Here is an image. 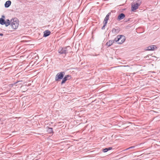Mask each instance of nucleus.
<instances>
[{
    "label": "nucleus",
    "instance_id": "nucleus-20",
    "mask_svg": "<svg viewBox=\"0 0 160 160\" xmlns=\"http://www.w3.org/2000/svg\"><path fill=\"white\" fill-rule=\"evenodd\" d=\"M2 18L4 19V18H5V16L4 15H2V18Z\"/></svg>",
    "mask_w": 160,
    "mask_h": 160
},
{
    "label": "nucleus",
    "instance_id": "nucleus-16",
    "mask_svg": "<svg viewBox=\"0 0 160 160\" xmlns=\"http://www.w3.org/2000/svg\"><path fill=\"white\" fill-rule=\"evenodd\" d=\"M112 149V147L105 148L102 150V152H106L108 151L111 150Z\"/></svg>",
    "mask_w": 160,
    "mask_h": 160
},
{
    "label": "nucleus",
    "instance_id": "nucleus-5",
    "mask_svg": "<svg viewBox=\"0 0 160 160\" xmlns=\"http://www.w3.org/2000/svg\"><path fill=\"white\" fill-rule=\"evenodd\" d=\"M141 4V1L140 0H138L136 3L134 5L132 4L131 10L134 11L137 9Z\"/></svg>",
    "mask_w": 160,
    "mask_h": 160
},
{
    "label": "nucleus",
    "instance_id": "nucleus-15",
    "mask_svg": "<svg viewBox=\"0 0 160 160\" xmlns=\"http://www.w3.org/2000/svg\"><path fill=\"white\" fill-rule=\"evenodd\" d=\"M5 26L6 27H8L9 25L11 24V20L10 21L9 19H7L5 21Z\"/></svg>",
    "mask_w": 160,
    "mask_h": 160
},
{
    "label": "nucleus",
    "instance_id": "nucleus-4",
    "mask_svg": "<svg viewBox=\"0 0 160 160\" xmlns=\"http://www.w3.org/2000/svg\"><path fill=\"white\" fill-rule=\"evenodd\" d=\"M65 74L64 72H61L57 73L55 77V80L56 81H59L62 79L63 78Z\"/></svg>",
    "mask_w": 160,
    "mask_h": 160
},
{
    "label": "nucleus",
    "instance_id": "nucleus-12",
    "mask_svg": "<svg viewBox=\"0 0 160 160\" xmlns=\"http://www.w3.org/2000/svg\"><path fill=\"white\" fill-rule=\"evenodd\" d=\"M120 31V28H118L117 29L113 28L112 30V32L114 34L118 33Z\"/></svg>",
    "mask_w": 160,
    "mask_h": 160
},
{
    "label": "nucleus",
    "instance_id": "nucleus-19",
    "mask_svg": "<svg viewBox=\"0 0 160 160\" xmlns=\"http://www.w3.org/2000/svg\"><path fill=\"white\" fill-rule=\"evenodd\" d=\"M135 146H131V147H130L129 148V149H133V148H135Z\"/></svg>",
    "mask_w": 160,
    "mask_h": 160
},
{
    "label": "nucleus",
    "instance_id": "nucleus-6",
    "mask_svg": "<svg viewBox=\"0 0 160 160\" xmlns=\"http://www.w3.org/2000/svg\"><path fill=\"white\" fill-rule=\"evenodd\" d=\"M71 76L69 74L67 75L63 78L61 84L62 85L63 84L65 83L68 80H70L71 79Z\"/></svg>",
    "mask_w": 160,
    "mask_h": 160
},
{
    "label": "nucleus",
    "instance_id": "nucleus-10",
    "mask_svg": "<svg viewBox=\"0 0 160 160\" xmlns=\"http://www.w3.org/2000/svg\"><path fill=\"white\" fill-rule=\"evenodd\" d=\"M111 13L109 12L107 14L104 19L103 21V23H107L109 19V17L111 15Z\"/></svg>",
    "mask_w": 160,
    "mask_h": 160
},
{
    "label": "nucleus",
    "instance_id": "nucleus-2",
    "mask_svg": "<svg viewBox=\"0 0 160 160\" xmlns=\"http://www.w3.org/2000/svg\"><path fill=\"white\" fill-rule=\"evenodd\" d=\"M125 40V37L123 35H118L114 39V41H116V42L119 44L123 43Z\"/></svg>",
    "mask_w": 160,
    "mask_h": 160
},
{
    "label": "nucleus",
    "instance_id": "nucleus-25",
    "mask_svg": "<svg viewBox=\"0 0 160 160\" xmlns=\"http://www.w3.org/2000/svg\"><path fill=\"white\" fill-rule=\"evenodd\" d=\"M19 82V81H18V82H16L14 83V84H16V83H17L18 82Z\"/></svg>",
    "mask_w": 160,
    "mask_h": 160
},
{
    "label": "nucleus",
    "instance_id": "nucleus-18",
    "mask_svg": "<svg viewBox=\"0 0 160 160\" xmlns=\"http://www.w3.org/2000/svg\"><path fill=\"white\" fill-rule=\"evenodd\" d=\"M107 24H106V23H104V25L102 27V30H104L105 29V27L106 26V25H107Z\"/></svg>",
    "mask_w": 160,
    "mask_h": 160
},
{
    "label": "nucleus",
    "instance_id": "nucleus-7",
    "mask_svg": "<svg viewBox=\"0 0 160 160\" xmlns=\"http://www.w3.org/2000/svg\"><path fill=\"white\" fill-rule=\"evenodd\" d=\"M125 17V15L124 13H121L118 16L117 20L118 21L121 20L123 19Z\"/></svg>",
    "mask_w": 160,
    "mask_h": 160
},
{
    "label": "nucleus",
    "instance_id": "nucleus-24",
    "mask_svg": "<svg viewBox=\"0 0 160 160\" xmlns=\"http://www.w3.org/2000/svg\"><path fill=\"white\" fill-rule=\"evenodd\" d=\"M10 85V87H12L13 86V84H11V85Z\"/></svg>",
    "mask_w": 160,
    "mask_h": 160
},
{
    "label": "nucleus",
    "instance_id": "nucleus-22",
    "mask_svg": "<svg viewBox=\"0 0 160 160\" xmlns=\"http://www.w3.org/2000/svg\"><path fill=\"white\" fill-rule=\"evenodd\" d=\"M128 149H129V148H127V149H126L124 150V151L128 150Z\"/></svg>",
    "mask_w": 160,
    "mask_h": 160
},
{
    "label": "nucleus",
    "instance_id": "nucleus-17",
    "mask_svg": "<svg viewBox=\"0 0 160 160\" xmlns=\"http://www.w3.org/2000/svg\"><path fill=\"white\" fill-rule=\"evenodd\" d=\"M5 20L4 19L2 18H0V24L1 25H5Z\"/></svg>",
    "mask_w": 160,
    "mask_h": 160
},
{
    "label": "nucleus",
    "instance_id": "nucleus-23",
    "mask_svg": "<svg viewBox=\"0 0 160 160\" xmlns=\"http://www.w3.org/2000/svg\"><path fill=\"white\" fill-rule=\"evenodd\" d=\"M130 19V18H129V19H128V20H127V21H126V22H127V21H129Z\"/></svg>",
    "mask_w": 160,
    "mask_h": 160
},
{
    "label": "nucleus",
    "instance_id": "nucleus-8",
    "mask_svg": "<svg viewBox=\"0 0 160 160\" xmlns=\"http://www.w3.org/2000/svg\"><path fill=\"white\" fill-rule=\"evenodd\" d=\"M43 37H46L50 34L51 32L49 30H48L44 31L43 32Z\"/></svg>",
    "mask_w": 160,
    "mask_h": 160
},
{
    "label": "nucleus",
    "instance_id": "nucleus-21",
    "mask_svg": "<svg viewBox=\"0 0 160 160\" xmlns=\"http://www.w3.org/2000/svg\"><path fill=\"white\" fill-rule=\"evenodd\" d=\"M3 34L2 33H0V36H3Z\"/></svg>",
    "mask_w": 160,
    "mask_h": 160
},
{
    "label": "nucleus",
    "instance_id": "nucleus-3",
    "mask_svg": "<svg viewBox=\"0 0 160 160\" xmlns=\"http://www.w3.org/2000/svg\"><path fill=\"white\" fill-rule=\"evenodd\" d=\"M11 26L12 28L13 29H17L18 26V21L16 20V19H11Z\"/></svg>",
    "mask_w": 160,
    "mask_h": 160
},
{
    "label": "nucleus",
    "instance_id": "nucleus-13",
    "mask_svg": "<svg viewBox=\"0 0 160 160\" xmlns=\"http://www.w3.org/2000/svg\"><path fill=\"white\" fill-rule=\"evenodd\" d=\"M11 1L8 0L6 1L4 4L5 7L6 8H8L11 5Z\"/></svg>",
    "mask_w": 160,
    "mask_h": 160
},
{
    "label": "nucleus",
    "instance_id": "nucleus-1",
    "mask_svg": "<svg viewBox=\"0 0 160 160\" xmlns=\"http://www.w3.org/2000/svg\"><path fill=\"white\" fill-rule=\"evenodd\" d=\"M58 51L60 54H64L66 55L68 53L71 52V48L69 46L63 48L60 47L58 49Z\"/></svg>",
    "mask_w": 160,
    "mask_h": 160
},
{
    "label": "nucleus",
    "instance_id": "nucleus-9",
    "mask_svg": "<svg viewBox=\"0 0 160 160\" xmlns=\"http://www.w3.org/2000/svg\"><path fill=\"white\" fill-rule=\"evenodd\" d=\"M116 42V41H114V40H109L107 42L106 45L108 46V47H109L111 46V45H112L113 43H115Z\"/></svg>",
    "mask_w": 160,
    "mask_h": 160
},
{
    "label": "nucleus",
    "instance_id": "nucleus-14",
    "mask_svg": "<svg viewBox=\"0 0 160 160\" xmlns=\"http://www.w3.org/2000/svg\"><path fill=\"white\" fill-rule=\"evenodd\" d=\"M47 132L49 133H53V132L52 128H49L48 127H47Z\"/></svg>",
    "mask_w": 160,
    "mask_h": 160
},
{
    "label": "nucleus",
    "instance_id": "nucleus-11",
    "mask_svg": "<svg viewBox=\"0 0 160 160\" xmlns=\"http://www.w3.org/2000/svg\"><path fill=\"white\" fill-rule=\"evenodd\" d=\"M155 48H156V47L155 45H151L147 47L146 50L148 51L154 50Z\"/></svg>",
    "mask_w": 160,
    "mask_h": 160
}]
</instances>
